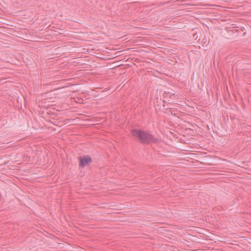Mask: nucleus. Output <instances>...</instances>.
Returning a JSON list of instances; mask_svg holds the SVG:
<instances>
[{"instance_id": "f257e3e1", "label": "nucleus", "mask_w": 251, "mask_h": 251, "mask_svg": "<svg viewBox=\"0 0 251 251\" xmlns=\"http://www.w3.org/2000/svg\"><path fill=\"white\" fill-rule=\"evenodd\" d=\"M131 133L133 137L137 139L139 142L144 145L152 143H159L160 140L151 134L149 131L140 129H132Z\"/></svg>"}, {"instance_id": "f03ea898", "label": "nucleus", "mask_w": 251, "mask_h": 251, "mask_svg": "<svg viewBox=\"0 0 251 251\" xmlns=\"http://www.w3.org/2000/svg\"><path fill=\"white\" fill-rule=\"evenodd\" d=\"M78 159L79 160V166L80 167H85L92 162V159L89 155L79 157Z\"/></svg>"}, {"instance_id": "7ed1b4c3", "label": "nucleus", "mask_w": 251, "mask_h": 251, "mask_svg": "<svg viewBox=\"0 0 251 251\" xmlns=\"http://www.w3.org/2000/svg\"><path fill=\"white\" fill-rule=\"evenodd\" d=\"M177 95L175 93H172L171 92H164L163 95V98L164 99V101L168 100L170 101L169 99L174 100L177 97Z\"/></svg>"}]
</instances>
